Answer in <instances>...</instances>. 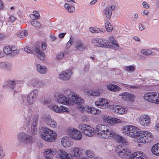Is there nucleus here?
<instances>
[{"label":"nucleus","instance_id":"f257e3e1","mask_svg":"<svg viewBox=\"0 0 159 159\" xmlns=\"http://www.w3.org/2000/svg\"><path fill=\"white\" fill-rule=\"evenodd\" d=\"M64 95L60 94L55 98V101L59 103L66 105H73L77 104L79 106V109L82 112H85L93 115L100 114L101 111L99 109L89 106L83 105L84 101L82 99L80 96L78 95L76 93L72 92L69 89H66L64 91Z\"/></svg>","mask_w":159,"mask_h":159},{"label":"nucleus","instance_id":"f03ea898","mask_svg":"<svg viewBox=\"0 0 159 159\" xmlns=\"http://www.w3.org/2000/svg\"><path fill=\"white\" fill-rule=\"evenodd\" d=\"M96 128L98 136L100 138L111 139L115 136L114 130L105 125L98 124Z\"/></svg>","mask_w":159,"mask_h":159},{"label":"nucleus","instance_id":"7ed1b4c3","mask_svg":"<svg viewBox=\"0 0 159 159\" xmlns=\"http://www.w3.org/2000/svg\"><path fill=\"white\" fill-rule=\"evenodd\" d=\"M140 129L137 127L127 125L122 127L121 129L122 132L124 134L132 138H137L139 136Z\"/></svg>","mask_w":159,"mask_h":159},{"label":"nucleus","instance_id":"20e7f679","mask_svg":"<svg viewBox=\"0 0 159 159\" xmlns=\"http://www.w3.org/2000/svg\"><path fill=\"white\" fill-rule=\"evenodd\" d=\"M57 137L55 131L48 128H45L41 134V137L45 140L52 142H54Z\"/></svg>","mask_w":159,"mask_h":159},{"label":"nucleus","instance_id":"39448f33","mask_svg":"<svg viewBox=\"0 0 159 159\" xmlns=\"http://www.w3.org/2000/svg\"><path fill=\"white\" fill-rule=\"evenodd\" d=\"M153 134L148 131H142L140 132L137 138V142L139 143H148L153 140Z\"/></svg>","mask_w":159,"mask_h":159},{"label":"nucleus","instance_id":"423d86ee","mask_svg":"<svg viewBox=\"0 0 159 159\" xmlns=\"http://www.w3.org/2000/svg\"><path fill=\"white\" fill-rule=\"evenodd\" d=\"M25 120L26 122L27 125H29L30 124V122L33 120V122L31 125V131L32 135H35L37 132V124L38 122V118L37 116H35L32 118L31 115H26L25 117Z\"/></svg>","mask_w":159,"mask_h":159},{"label":"nucleus","instance_id":"0eeeda50","mask_svg":"<svg viewBox=\"0 0 159 159\" xmlns=\"http://www.w3.org/2000/svg\"><path fill=\"white\" fill-rule=\"evenodd\" d=\"M17 137L20 143L31 144L34 142V139L33 136L25 132L20 133L18 134Z\"/></svg>","mask_w":159,"mask_h":159},{"label":"nucleus","instance_id":"6e6552de","mask_svg":"<svg viewBox=\"0 0 159 159\" xmlns=\"http://www.w3.org/2000/svg\"><path fill=\"white\" fill-rule=\"evenodd\" d=\"M79 127L82 132L85 135L92 136L94 134L93 128L88 125L82 124L79 125Z\"/></svg>","mask_w":159,"mask_h":159},{"label":"nucleus","instance_id":"1a4fd4ad","mask_svg":"<svg viewBox=\"0 0 159 159\" xmlns=\"http://www.w3.org/2000/svg\"><path fill=\"white\" fill-rule=\"evenodd\" d=\"M28 85L37 88H41L45 87L46 84L41 80L37 78H34L29 81Z\"/></svg>","mask_w":159,"mask_h":159},{"label":"nucleus","instance_id":"9d476101","mask_svg":"<svg viewBox=\"0 0 159 159\" xmlns=\"http://www.w3.org/2000/svg\"><path fill=\"white\" fill-rule=\"evenodd\" d=\"M138 123L142 127L148 126L151 124V120L148 115L143 114L141 115L138 118Z\"/></svg>","mask_w":159,"mask_h":159},{"label":"nucleus","instance_id":"9b49d317","mask_svg":"<svg viewBox=\"0 0 159 159\" xmlns=\"http://www.w3.org/2000/svg\"><path fill=\"white\" fill-rule=\"evenodd\" d=\"M67 132L70 137L75 140H80L82 138V135L81 132L76 129L74 128L69 129Z\"/></svg>","mask_w":159,"mask_h":159},{"label":"nucleus","instance_id":"f8f14e48","mask_svg":"<svg viewBox=\"0 0 159 159\" xmlns=\"http://www.w3.org/2000/svg\"><path fill=\"white\" fill-rule=\"evenodd\" d=\"M72 73V70L70 69H66L62 71L59 74L58 77L61 81H67L70 79Z\"/></svg>","mask_w":159,"mask_h":159},{"label":"nucleus","instance_id":"ddd939ff","mask_svg":"<svg viewBox=\"0 0 159 159\" xmlns=\"http://www.w3.org/2000/svg\"><path fill=\"white\" fill-rule=\"evenodd\" d=\"M145 100L157 104V92H148L143 96Z\"/></svg>","mask_w":159,"mask_h":159},{"label":"nucleus","instance_id":"4468645a","mask_svg":"<svg viewBox=\"0 0 159 159\" xmlns=\"http://www.w3.org/2000/svg\"><path fill=\"white\" fill-rule=\"evenodd\" d=\"M116 151L117 154L122 158L129 156L131 153L129 149L121 146L117 147Z\"/></svg>","mask_w":159,"mask_h":159},{"label":"nucleus","instance_id":"2eb2a0df","mask_svg":"<svg viewBox=\"0 0 159 159\" xmlns=\"http://www.w3.org/2000/svg\"><path fill=\"white\" fill-rule=\"evenodd\" d=\"M91 42L92 43L100 47L107 48L109 45L107 40L102 39L93 38L91 40Z\"/></svg>","mask_w":159,"mask_h":159},{"label":"nucleus","instance_id":"dca6fc26","mask_svg":"<svg viewBox=\"0 0 159 159\" xmlns=\"http://www.w3.org/2000/svg\"><path fill=\"white\" fill-rule=\"evenodd\" d=\"M50 108L57 113H61L62 112H68L70 111L69 109L63 106L59 107L57 105H52L50 107Z\"/></svg>","mask_w":159,"mask_h":159},{"label":"nucleus","instance_id":"f3484780","mask_svg":"<svg viewBox=\"0 0 159 159\" xmlns=\"http://www.w3.org/2000/svg\"><path fill=\"white\" fill-rule=\"evenodd\" d=\"M95 105L99 108L103 109L108 108L109 106L108 102L107 100L103 98H100L99 100L95 102Z\"/></svg>","mask_w":159,"mask_h":159},{"label":"nucleus","instance_id":"a211bd4d","mask_svg":"<svg viewBox=\"0 0 159 159\" xmlns=\"http://www.w3.org/2000/svg\"><path fill=\"white\" fill-rule=\"evenodd\" d=\"M147 158L146 154L141 151H137L129 156V159H144Z\"/></svg>","mask_w":159,"mask_h":159},{"label":"nucleus","instance_id":"6ab92c4d","mask_svg":"<svg viewBox=\"0 0 159 159\" xmlns=\"http://www.w3.org/2000/svg\"><path fill=\"white\" fill-rule=\"evenodd\" d=\"M58 159H73V157L70 153H67L63 150H60L58 152Z\"/></svg>","mask_w":159,"mask_h":159},{"label":"nucleus","instance_id":"aec40b11","mask_svg":"<svg viewBox=\"0 0 159 159\" xmlns=\"http://www.w3.org/2000/svg\"><path fill=\"white\" fill-rule=\"evenodd\" d=\"M43 118L47 124L51 127L55 128L57 127V123L54 119L51 118L49 115L45 116Z\"/></svg>","mask_w":159,"mask_h":159},{"label":"nucleus","instance_id":"412c9836","mask_svg":"<svg viewBox=\"0 0 159 159\" xmlns=\"http://www.w3.org/2000/svg\"><path fill=\"white\" fill-rule=\"evenodd\" d=\"M119 96H121L122 99L124 101H132L135 98L134 95L128 92L124 93L119 94Z\"/></svg>","mask_w":159,"mask_h":159},{"label":"nucleus","instance_id":"4be33fe9","mask_svg":"<svg viewBox=\"0 0 159 159\" xmlns=\"http://www.w3.org/2000/svg\"><path fill=\"white\" fill-rule=\"evenodd\" d=\"M114 112L120 114H124L128 111V109L120 106H116L114 108Z\"/></svg>","mask_w":159,"mask_h":159},{"label":"nucleus","instance_id":"5701e85b","mask_svg":"<svg viewBox=\"0 0 159 159\" xmlns=\"http://www.w3.org/2000/svg\"><path fill=\"white\" fill-rule=\"evenodd\" d=\"M61 143L63 147L68 148L72 145L71 141L66 137H64L61 140Z\"/></svg>","mask_w":159,"mask_h":159},{"label":"nucleus","instance_id":"b1692460","mask_svg":"<svg viewBox=\"0 0 159 159\" xmlns=\"http://www.w3.org/2000/svg\"><path fill=\"white\" fill-rule=\"evenodd\" d=\"M37 71L40 74H44L48 71V69L45 66H41L39 64H37L36 65Z\"/></svg>","mask_w":159,"mask_h":159},{"label":"nucleus","instance_id":"393cba45","mask_svg":"<svg viewBox=\"0 0 159 159\" xmlns=\"http://www.w3.org/2000/svg\"><path fill=\"white\" fill-rule=\"evenodd\" d=\"M56 151L54 149H47L45 151L44 155L47 159L52 157L53 155L56 154Z\"/></svg>","mask_w":159,"mask_h":159},{"label":"nucleus","instance_id":"a878e982","mask_svg":"<svg viewBox=\"0 0 159 159\" xmlns=\"http://www.w3.org/2000/svg\"><path fill=\"white\" fill-rule=\"evenodd\" d=\"M115 139L118 143H122L124 145H127L129 144L128 141L125 138L118 134L115 135Z\"/></svg>","mask_w":159,"mask_h":159},{"label":"nucleus","instance_id":"bb28decb","mask_svg":"<svg viewBox=\"0 0 159 159\" xmlns=\"http://www.w3.org/2000/svg\"><path fill=\"white\" fill-rule=\"evenodd\" d=\"M35 50L37 53V57L41 60H43L45 58V54L40 49L39 47L36 46L35 47Z\"/></svg>","mask_w":159,"mask_h":159},{"label":"nucleus","instance_id":"cd10ccee","mask_svg":"<svg viewBox=\"0 0 159 159\" xmlns=\"http://www.w3.org/2000/svg\"><path fill=\"white\" fill-rule=\"evenodd\" d=\"M151 152L154 155L159 157V143L154 145L152 147Z\"/></svg>","mask_w":159,"mask_h":159},{"label":"nucleus","instance_id":"c85d7f7f","mask_svg":"<svg viewBox=\"0 0 159 159\" xmlns=\"http://www.w3.org/2000/svg\"><path fill=\"white\" fill-rule=\"evenodd\" d=\"M73 153L75 157L77 158H79L82 154V149L79 147H75L73 149Z\"/></svg>","mask_w":159,"mask_h":159},{"label":"nucleus","instance_id":"c756f323","mask_svg":"<svg viewBox=\"0 0 159 159\" xmlns=\"http://www.w3.org/2000/svg\"><path fill=\"white\" fill-rule=\"evenodd\" d=\"M76 48L78 50L82 51L86 48V46L84 45L82 41L81 40H77L75 43Z\"/></svg>","mask_w":159,"mask_h":159},{"label":"nucleus","instance_id":"7c9ffc66","mask_svg":"<svg viewBox=\"0 0 159 159\" xmlns=\"http://www.w3.org/2000/svg\"><path fill=\"white\" fill-rule=\"evenodd\" d=\"M106 86L108 90L113 92H117L121 89L120 87L114 84L107 85Z\"/></svg>","mask_w":159,"mask_h":159},{"label":"nucleus","instance_id":"2f4dec72","mask_svg":"<svg viewBox=\"0 0 159 159\" xmlns=\"http://www.w3.org/2000/svg\"><path fill=\"white\" fill-rule=\"evenodd\" d=\"M104 13L106 17L108 19L111 18L112 15V11L110 9V7H106L104 11Z\"/></svg>","mask_w":159,"mask_h":159},{"label":"nucleus","instance_id":"473e14b6","mask_svg":"<svg viewBox=\"0 0 159 159\" xmlns=\"http://www.w3.org/2000/svg\"><path fill=\"white\" fill-rule=\"evenodd\" d=\"M35 99V97H33L32 95L29 94L27 97V101L29 104H32L34 103Z\"/></svg>","mask_w":159,"mask_h":159},{"label":"nucleus","instance_id":"72a5a7b5","mask_svg":"<svg viewBox=\"0 0 159 159\" xmlns=\"http://www.w3.org/2000/svg\"><path fill=\"white\" fill-rule=\"evenodd\" d=\"M102 120L105 123L110 124L111 117L108 115L104 114L102 116Z\"/></svg>","mask_w":159,"mask_h":159},{"label":"nucleus","instance_id":"f704fd0d","mask_svg":"<svg viewBox=\"0 0 159 159\" xmlns=\"http://www.w3.org/2000/svg\"><path fill=\"white\" fill-rule=\"evenodd\" d=\"M89 31L92 33H98L100 32H104L105 30L102 29H100L98 28L91 27L89 28Z\"/></svg>","mask_w":159,"mask_h":159},{"label":"nucleus","instance_id":"c9c22d12","mask_svg":"<svg viewBox=\"0 0 159 159\" xmlns=\"http://www.w3.org/2000/svg\"><path fill=\"white\" fill-rule=\"evenodd\" d=\"M86 155L89 157L92 158L94 156V152L91 149H88L85 151Z\"/></svg>","mask_w":159,"mask_h":159},{"label":"nucleus","instance_id":"e433bc0d","mask_svg":"<svg viewBox=\"0 0 159 159\" xmlns=\"http://www.w3.org/2000/svg\"><path fill=\"white\" fill-rule=\"evenodd\" d=\"M39 16V14L36 11L33 12V14H31L30 16V18L33 20L38 19Z\"/></svg>","mask_w":159,"mask_h":159},{"label":"nucleus","instance_id":"4c0bfd02","mask_svg":"<svg viewBox=\"0 0 159 159\" xmlns=\"http://www.w3.org/2000/svg\"><path fill=\"white\" fill-rule=\"evenodd\" d=\"M93 94L92 96H99L102 92V90L101 89H97L96 90H92Z\"/></svg>","mask_w":159,"mask_h":159},{"label":"nucleus","instance_id":"58836bf2","mask_svg":"<svg viewBox=\"0 0 159 159\" xmlns=\"http://www.w3.org/2000/svg\"><path fill=\"white\" fill-rule=\"evenodd\" d=\"M105 26L107 31L111 32L112 30L113 27L109 21L106 22Z\"/></svg>","mask_w":159,"mask_h":159},{"label":"nucleus","instance_id":"ea45409f","mask_svg":"<svg viewBox=\"0 0 159 159\" xmlns=\"http://www.w3.org/2000/svg\"><path fill=\"white\" fill-rule=\"evenodd\" d=\"M28 35V32L25 30L20 31L18 34V36L19 38H23L25 36H27Z\"/></svg>","mask_w":159,"mask_h":159},{"label":"nucleus","instance_id":"a19ab883","mask_svg":"<svg viewBox=\"0 0 159 159\" xmlns=\"http://www.w3.org/2000/svg\"><path fill=\"white\" fill-rule=\"evenodd\" d=\"M109 39V41L111 43L116 46L117 48H118L119 47V46L118 45V43L115 40V39L114 37L112 36H110Z\"/></svg>","mask_w":159,"mask_h":159},{"label":"nucleus","instance_id":"79ce46f5","mask_svg":"<svg viewBox=\"0 0 159 159\" xmlns=\"http://www.w3.org/2000/svg\"><path fill=\"white\" fill-rule=\"evenodd\" d=\"M64 53L62 52H59L56 56L55 59L57 61L61 60L64 57Z\"/></svg>","mask_w":159,"mask_h":159},{"label":"nucleus","instance_id":"37998d69","mask_svg":"<svg viewBox=\"0 0 159 159\" xmlns=\"http://www.w3.org/2000/svg\"><path fill=\"white\" fill-rule=\"evenodd\" d=\"M121 120L120 119L115 118H111L110 123V124H112V123H114L115 124L120 123H121Z\"/></svg>","mask_w":159,"mask_h":159},{"label":"nucleus","instance_id":"c03bdc74","mask_svg":"<svg viewBox=\"0 0 159 159\" xmlns=\"http://www.w3.org/2000/svg\"><path fill=\"white\" fill-rule=\"evenodd\" d=\"M141 53L143 55L147 56L151 54V52L149 50L143 49L141 50Z\"/></svg>","mask_w":159,"mask_h":159},{"label":"nucleus","instance_id":"a18cd8bd","mask_svg":"<svg viewBox=\"0 0 159 159\" xmlns=\"http://www.w3.org/2000/svg\"><path fill=\"white\" fill-rule=\"evenodd\" d=\"M3 51L4 53L7 54H9L11 53V48L9 46H5L4 49Z\"/></svg>","mask_w":159,"mask_h":159},{"label":"nucleus","instance_id":"49530a36","mask_svg":"<svg viewBox=\"0 0 159 159\" xmlns=\"http://www.w3.org/2000/svg\"><path fill=\"white\" fill-rule=\"evenodd\" d=\"M31 24L37 28H39L40 27L41 25L38 21L34 20L31 22Z\"/></svg>","mask_w":159,"mask_h":159},{"label":"nucleus","instance_id":"de8ad7c7","mask_svg":"<svg viewBox=\"0 0 159 159\" xmlns=\"http://www.w3.org/2000/svg\"><path fill=\"white\" fill-rule=\"evenodd\" d=\"M39 93V91L37 89H34L31 91L29 93L30 95H32L33 97L36 98L37 97Z\"/></svg>","mask_w":159,"mask_h":159},{"label":"nucleus","instance_id":"09e8293b","mask_svg":"<svg viewBox=\"0 0 159 159\" xmlns=\"http://www.w3.org/2000/svg\"><path fill=\"white\" fill-rule=\"evenodd\" d=\"M16 84V82L13 80H10L8 81V85L12 89H13Z\"/></svg>","mask_w":159,"mask_h":159},{"label":"nucleus","instance_id":"8fccbe9b","mask_svg":"<svg viewBox=\"0 0 159 159\" xmlns=\"http://www.w3.org/2000/svg\"><path fill=\"white\" fill-rule=\"evenodd\" d=\"M16 19V18L13 16H11L8 18L7 21L9 22H13Z\"/></svg>","mask_w":159,"mask_h":159},{"label":"nucleus","instance_id":"3c124183","mask_svg":"<svg viewBox=\"0 0 159 159\" xmlns=\"http://www.w3.org/2000/svg\"><path fill=\"white\" fill-rule=\"evenodd\" d=\"M11 68V65L10 64H7L6 63L5 66L4 68V69L7 70H10Z\"/></svg>","mask_w":159,"mask_h":159},{"label":"nucleus","instance_id":"603ef678","mask_svg":"<svg viewBox=\"0 0 159 159\" xmlns=\"http://www.w3.org/2000/svg\"><path fill=\"white\" fill-rule=\"evenodd\" d=\"M126 70L127 71H133L134 70V67L133 66H129L126 67Z\"/></svg>","mask_w":159,"mask_h":159},{"label":"nucleus","instance_id":"864d4df0","mask_svg":"<svg viewBox=\"0 0 159 159\" xmlns=\"http://www.w3.org/2000/svg\"><path fill=\"white\" fill-rule=\"evenodd\" d=\"M75 8L74 7L71 6L70 7L67 9V10L70 13H72L74 12L75 11Z\"/></svg>","mask_w":159,"mask_h":159},{"label":"nucleus","instance_id":"5fc2aeb1","mask_svg":"<svg viewBox=\"0 0 159 159\" xmlns=\"http://www.w3.org/2000/svg\"><path fill=\"white\" fill-rule=\"evenodd\" d=\"M5 155V152L2 150H0V159H2Z\"/></svg>","mask_w":159,"mask_h":159},{"label":"nucleus","instance_id":"6e6d98bb","mask_svg":"<svg viewBox=\"0 0 159 159\" xmlns=\"http://www.w3.org/2000/svg\"><path fill=\"white\" fill-rule=\"evenodd\" d=\"M81 120L84 122H87L89 120V119L86 116H83L81 118Z\"/></svg>","mask_w":159,"mask_h":159},{"label":"nucleus","instance_id":"4d7b16f0","mask_svg":"<svg viewBox=\"0 0 159 159\" xmlns=\"http://www.w3.org/2000/svg\"><path fill=\"white\" fill-rule=\"evenodd\" d=\"M4 7V2L2 0H0V10H3Z\"/></svg>","mask_w":159,"mask_h":159},{"label":"nucleus","instance_id":"13d9d810","mask_svg":"<svg viewBox=\"0 0 159 159\" xmlns=\"http://www.w3.org/2000/svg\"><path fill=\"white\" fill-rule=\"evenodd\" d=\"M139 29L141 31H143L145 29L144 25L141 23H139Z\"/></svg>","mask_w":159,"mask_h":159},{"label":"nucleus","instance_id":"bf43d9fd","mask_svg":"<svg viewBox=\"0 0 159 159\" xmlns=\"http://www.w3.org/2000/svg\"><path fill=\"white\" fill-rule=\"evenodd\" d=\"M24 51L26 52L27 53H30L33 54L32 51L28 47H25L24 48Z\"/></svg>","mask_w":159,"mask_h":159},{"label":"nucleus","instance_id":"052dcab7","mask_svg":"<svg viewBox=\"0 0 159 159\" xmlns=\"http://www.w3.org/2000/svg\"><path fill=\"white\" fill-rule=\"evenodd\" d=\"M89 65H87L85 66L84 68V71L86 72L89 71Z\"/></svg>","mask_w":159,"mask_h":159},{"label":"nucleus","instance_id":"680f3d73","mask_svg":"<svg viewBox=\"0 0 159 159\" xmlns=\"http://www.w3.org/2000/svg\"><path fill=\"white\" fill-rule=\"evenodd\" d=\"M85 92L87 95L92 96V94H93L92 90H88L86 91Z\"/></svg>","mask_w":159,"mask_h":159},{"label":"nucleus","instance_id":"e2e57ef3","mask_svg":"<svg viewBox=\"0 0 159 159\" xmlns=\"http://www.w3.org/2000/svg\"><path fill=\"white\" fill-rule=\"evenodd\" d=\"M5 63L4 62H0V68L4 69L5 66Z\"/></svg>","mask_w":159,"mask_h":159},{"label":"nucleus","instance_id":"0e129e2a","mask_svg":"<svg viewBox=\"0 0 159 159\" xmlns=\"http://www.w3.org/2000/svg\"><path fill=\"white\" fill-rule=\"evenodd\" d=\"M66 34V33H65L60 34H59V37L61 39H62L64 37Z\"/></svg>","mask_w":159,"mask_h":159},{"label":"nucleus","instance_id":"69168bd1","mask_svg":"<svg viewBox=\"0 0 159 159\" xmlns=\"http://www.w3.org/2000/svg\"><path fill=\"white\" fill-rule=\"evenodd\" d=\"M19 53V50H18L16 49V50H15V52H14L13 51L11 52V55H15V54H18Z\"/></svg>","mask_w":159,"mask_h":159},{"label":"nucleus","instance_id":"338daca9","mask_svg":"<svg viewBox=\"0 0 159 159\" xmlns=\"http://www.w3.org/2000/svg\"><path fill=\"white\" fill-rule=\"evenodd\" d=\"M143 5L146 8H148L149 7L148 5H147V3L145 2H144L143 3Z\"/></svg>","mask_w":159,"mask_h":159},{"label":"nucleus","instance_id":"774afa93","mask_svg":"<svg viewBox=\"0 0 159 159\" xmlns=\"http://www.w3.org/2000/svg\"><path fill=\"white\" fill-rule=\"evenodd\" d=\"M41 46L42 49L43 50H44L46 49V45L45 43H42Z\"/></svg>","mask_w":159,"mask_h":159}]
</instances>
